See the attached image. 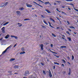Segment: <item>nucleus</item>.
<instances>
[{
	"mask_svg": "<svg viewBox=\"0 0 78 78\" xmlns=\"http://www.w3.org/2000/svg\"><path fill=\"white\" fill-rule=\"evenodd\" d=\"M22 51H25V49H24V48H22V49H21Z\"/></svg>",
	"mask_w": 78,
	"mask_h": 78,
	"instance_id": "nucleus-36",
	"label": "nucleus"
},
{
	"mask_svg": "<svg viewBox=\"0 0 78 78\" xmlns=\"http://www.w3.org/2000/svg\"><path fill=\"white\" fill-rule=\"evenodd\" d=\"M1 30H5V27H2V29Z\"/></svg>",
	"mask_w": 78,
	"mask_h": 78,
	"instance_id": "nucleus-46",
	"label": "nucleus"
},
{
	"mask_svg": "<svg viewBox=\"0 0 78 78\" xmlns=\"http://www.w3.org/2000/svg\"><path fill=\"white\" fill-rule=\"evenodd\" d=\"M68 63L69 64V65H70V63L69 62H68Z\"/></svg>",
	"mask_w": 78,
	"mask_h": 78,
	"instance_id": "nucleus-60",
	"label": "nucleus"
},
{
	"mask_svg": "<svg viewBox=\"0 0 78 78\" xmlns=\"http://www.w3.org/2000/svg\"><path fill=\"white\" fill-rule=\"evenodd\" d=\"M11 45L9 46V47H7L6 48V49L4 51H3L2 52V55L4 54V53H6V51H7V50H8V49H9V48H10L11 47Z\"/></svg>",
	"mask_w": 78,
	"mask_h": 78,
	"instance_id": "nucleus-1",
	"label": "nucleus"
},
{
	"mask_svg": "<svg viewBox=\"0 0 78 78\" xmlns=\"http://www.w3.org/2000/svg\"><path fill=\"white\" fill-rule=\"evenodd\" d=\"M70 28H72V29H75V28L73 26H71L69 27Z\"/></svg>",
	"mask_w": 78,
	"mask_h": 78,
	"instance_id": "nucleus-16",
	"label": "nucleus"
},
{
	"mask_svg": "<svg viewBox=\"0 0 78 78\" xmlns=\"http://www.w3.org/2000/svg\"><path fill=\"white\" fill-rule=\"evenodd\" d=\"M62 61H63V62L64 63H66V61H65V60H64V59H62Z\"/></svg>",
	"mask_w": 78,
	"mask_h": 78,
	"instance_id": "nucleus-29",
	"label": "nucleus"
},
{
	"mask_svg": "<svg viewBox=\"0 0 78 78\" xmlns=\"http://www.w3.org/2000/svg\"><path fill=\"white\" fill-rule=\"evenodd\" d=\"M67 58H68V59H70V57L69 56H68Z\"/></svg>",
	"mask_w": 78,
	"mask_h": 78,
	"instance_id": "nucleus-52",
	"label": "nucleus"
},
{
	"mask_svg": "<svg viewBox=\"0 0 78 78\" xmlns=\"http://www.w3.org/2000/svg\"><path fill=\"white\" fill-rule=\"evenodd\" d=\"M41 65H42V66H44V63L41 62Z\"/></svg>",
	"mask_w": 78,
	"mask_h": 78,
	"instance_id": "nucleus-41",
	"label": "nucleus"
},
{
	"mask_svg": "<svg viewBox=\"0 0 78 78\" xmlns=\"http://www.w3.org/2000/svg\"><path fill=\"white\" fill-rule=\"evenodd\" d=\"M15 39H17V37L15 36L14 37Z\"/></svg>",
	"mask_w": 78,
	"mask_h": 78,
	"instance_id": "nucleus-40",
	"label": "nucleus"
},
{
	"mask_svg": "<svg viewBox=\"0 0 78 78\" xmlns=\"http://www.w3.org/2000/svg\"><path fill=\"white\" fill-rule=\"evenodd\" d=\"M69 5H72V6L74 7V4H69Z\"/></svg>",
	"mask_w": 78,
	"mask_h": 78,
	"instance_id": "nucleus-27",
	"label": "nucleus"
},
{
	"mask_svg": "<svg viewBox=\"0 0 78 78\" xmlns=\"http://www.w3.org/2000/svg\"><path fill=\"white\" fill-rule=\"evenodd\" d=\"M62 13H63V14L65 13V12H64L62 11Z\"/></svg>",
	"mask_w": 78,
	"mask_h": 78,
	"instance_id": "nucleus-56",
	"label": "nucleus"
},
{
	"mask_svg": "<svg viewBox=\"0 0 78 78\" xmlns=\"http://www.w3.org/2000/svg\"><path fill=\"white\" fill-rule=\"evenodd\" d=\"M70 72H71V70H70V68L69 69V73H68L69 75H70Z\"/></svg>",
	"mask_w": 78,
	"mask_h": 78,
	"instance_id": "nucleus-11",
	"label": "nucleus"
},
{
	"mask_svg": "<svg viewBox=\"0 0 78 78\" xmlns=\"http://www.w3.org/2000/svg\"><path fill=\"white\" fill-rule=\"evenodd\" d=\"M8 2H6L5 3V5H3L2 6L1 5L0 6V7H1V8H2V7H5V6H6V5H7V4H8Z\"/></svg>",
	"mask_w": 78,
	"mask_h": 78,
	"instance_id": "nucleus-3",
	"label": "nucleus"
},
{
	"mask_svg": "<svg viewBox=\"0 0 78 78\" xmlns=\"http://www.w3.org/2000/svg\"><path fill=\"white\" fill-rule=\"evenodd\" d=\"M48 23L49 25V26H50V25H51V23H50L49 22H48Z\"/></svg>",
	"mask_w": 78,
	"mask_h": 78,
	"instance_id": "nucleus-51",
	"label": "nucleus"
},
{
	"mask_svg": "<svg viewBox=\"0 0 78 78\" xmlns=\"http://www.w3.org/2000/svg\"><path fill=\"white\" fill-rule=\"evenodd\" d=\"M67 47L65 46H62L60 47V48H66Z\"/></svg>",
	"mask_w": 78,
	"mask_h": 78,
	"instance_id": "nucleus-10",
	"label": "nucleus"
},
{
	"mask_svg": "<svg viewBox=\"0 0 78 78\" xmlns=\"http://www.w3.org/2000/svg\"><path fill=\"white\" fill-rule=\"evenodd\" d=\"M50 27H51V28H54V27H53L52 26H51V25H50V26H49Z\"/></svg>",
	"mask_w": 78,
	"mask_h": 78,
	"instance_id": "nucleus-43",
	"label": "nucleus"
},
{
	"mask_svg": "<svg viewBox=\"0 0 78 78\" xmlns=\"http://www.w3.org/2000/svg\"><path fill=\"white\" fill-rule=\"evenodd\" d=\"M41 17H42L43 18H45V16H44V15H41Z\"/></svg>",
	"mask_w": 78,
	"mask_h": 78,
	"instance_id": "nucleus-34",
	"label": "nucleus"
},
{
	"mask_svg": "<svg viewBox=\"0 0 78 78\" xmlns=\"http://www.w3.org/2000/svg\"><path fill=\"white\" fill-rule=\"evenodd\" d=\"M68 30H69V31H72V30L70 29H68Z\"/></svg>",
	"mask_w": 78,
	"mask_h": 78,
	"instance_id": "nucleus-47",
	"label": "nucleus"
},
{
	"mask_svg": "<svg viewBox=\"0 0 78 78\" xmlns=\"http://www.w3.org/2000/svg\"><path fill=\"white\" fill-rule=\"evenodd\" d=\"M24 53H25V51L21 52L20 53V55H22V54H24Z\"/></svg>",
	"mask_w": 78,
	"mask_h": 78,
	"instance_id": "nucleus-17",
	"label": "nucleus"
},
{
	"mask_svg": "<svg viewBox=\"0 0 78 78\" xmlns=\"http://www.w3.org/2000/svg\"><path fill=\"white\" fill-rule=\"evenodd\" d=\"M55 66H53V69H55Z\"/></svg>",
	"mask_w": 78,
	"mask_h": 78,
	"instance_id": "nucleus-49",
	"label": "nucleus"
},
{
	"mask_svg": "<svg viewBox=\"0 0 78 78\" xmlns=\"http://www.w3.org/2000/svg\"><path fill=\"white\" fill-rule=\"evenodd\" d=\"M43 72L44 74V75H46V73H45V71L44 70H43Z\"/></svg>",
	"mask_w": 78,
	"mask_h": 78,
	"instance_id": "nucleus-25",
	"label": "nucleus"
},
{
	"mask_svg": "<svg viewBox=\"0 0 78 78\" xmlns=\"http://www.w3.org/2000/svg\"><path fill=\"white\" fill-rule=\"evenodd\" d=\"M43 22L44 23L46 24V25H48V24L46 22V21H45V20H43Z\"/></svg>",
	"mask_w": 78,
	"mask_h": 78,
	"instance_id": "nucleus-14",
	"label": "nucleus"
},
{
	"mask_svg": "<svg viewBox=\"0 0 78 78\" xmlns=\"http://www.w3.org/2000/svg\"><path fill=\"white\" fill-rule=\"evenodd\" d=\"M50 27H51V28H54V27H53L52 26H51V25H50V26H49Z\"/></svg>",
	"mask_w": 78,
	"mask_h": 78,
	"instance_id": "nucleus-44",
	"label": "nucleus"
},
{
	"mask_svg": "<svg viewBox=\"0 0 78 78\" xmlns=\"http://www.w3.org/2000/svg\"><path fill=\"white\" fill-rule=\"evenodd\" d=\"M24 21H25L26 20H30V19H24Z\"/></svg>",
	"mask_w": 78,
	"mask_h": 78,
	"instance_id": "nucleus-20",
	"label": "nucleus"
},
{
	"mask_svg": "<svg viewBox=\"0 0 78 78\" xmlns=\"http://www.w3.org/2000/svg\"><path fill=\"white\" fill-rule=\"evenodd\" d=\"M56 11H58V12H61L60 11H59V10H58V8H57L56 9Z\"/></svg>",
	"mask_w": 78,
	"mask_h": 78,
	"instance_id": "nucleus-28",
	"label": "nucleus"
},
{
	"mask_svg": "<svg viewBox=\"0 0 78 78\" xmlns=\"http://www.w3.org/2000/svg\"><path fill=\"white\" fill-rule=\"evenodd\" d=\"M2 39H3V38H2V37L0 39V41H2Z\"/></svg>",
	"mask_w": 78,
	"mask_h": 78,
	"instance_id": "nucleus-55",
	"label": "nucleus"
},
{
	"mask_svg": "<svg viewBox=\"0 0 78 78\" xmlns=\"http://www.w3.org/2000/svg\"><path fill=\"white\" fill-rule=\"evenodd\" d=\"M18 26H19V27H21V26L22 25L21 23H18Z\"/></svg>",
	"mask_w": 78,
	"mask_h": 78,
	"instance_id": "nucleus-18",
	"label": "nucleus"
},
{
	"mask_svg": "<svg viewBox=\"0 0 78 78\" xmlns=\"http://www.w3.org/2000/svg\"><path fill=\"white\" fill-rule=\"evenodd\" d=\"M27 7H28V8H31V7H32V5L30 4H27Z\"/></svg>",
	"mask_w": 78,
	"mask_h": 78,
	"instance_id": "nucleus-5",
	"label": "nucleus"
},
{
	"mask_svg": "<svg viewBox=\"0 0 78 78\" xmlns=\"http://www.w3.org/2000/svg\"><path fill=\"white\" fill-rule=\"evenodd\" d=\"M51 51L53 53H55V54H57V53H56V52H53Z\"/></svg>",
	"mask_w": 78,
	"mask_h": 78,
	"instance_id": "nucleus-37",
	"label": "nucleus"
},
{
	"mask_svg": "<svg viewBox=\"0 0 78 78\" xmlns=\"http://www.w3.org/2000/svg\"><path fill=\"white\" fill-rule=\"evenodd\" d=\"M2 32L3 33H5V29H3L2 30Z\"/></svg>",
	"mask_w": 78,
	"mask_h": 78,
	"instance_id": "nucleus-24",
	"label": "nucleus"
},
{
	"mask_svg": "<svg viewBox=\"0 0 78 78\" xmlns=\"http://www.w3.org/2000/svg\"><path fill=\"white\" fill-rule=\"evenodd\" d=\"M33 3H35V4H36L37 5H38V6H40V5H39V4H38L36 2H34Z\"/></svg>",
	"mask_w": 78,
	"mask_h": 78,
	"instance_id": "nucleus-13",
	"label": "nucleus"
},
{
	"mask_svg": "<svg viewBox=\"0 0 78 78\" xmlns=\"http://www.w3.org/2000/svg\"><path fill=\"white\" fill-rule=\"evenodd\" d=\"M41 27H42V28H46V27H45L43 26V25H41Z\"/></svg>",
	"mask_w": 78,
	"mask_h": 78,
	"instance_id": "nucleus-38",
	"label": "nucleus"
},
{
	"mask_svg": "<svg viewBox=\"0 0 78 78\" xmlns=\"http://www.w3.org/2000/svg\"><path fill=\"white\" fill-rule=\"evenodd\" d=\"M49 76L50 77H52V75L51 74V71H50V70H49Z\"/></svg>",
	"mask_w": 78,
	"mask_h": 78,
	"instance_id": "nucleus-4",
	"label": "nucleus"
},
{
	"mask_svg": "<svg viewBox=\"0 0 78 78\" xmlns=\"http://www.w3.org/2000/svg\"><path fill=\"white\" fill-rule=\"evenodd\" d=\"M74 9L75 10V11H77V12H78V9H76L74 8Z\"/></svg>",
	"mask_w": 78,
	"mask_h": 78,
	"instance_id": "nucleus-33",
	"label": "nucleus"
},
{
	"mask_svg": "<svg viewBox=\"0 0 78 78\" xmlns=\"http://www.w3.org/2000/svg\"><path fill=\"white\" fill-rule=\"evenodd\" d=\"M62 66H64V65L63 64H62Z\"/></svg>",
	"mask_w": 78,
	"mask_h": 78,
	"instance_id": "nucleus-58",
	"label": "nucleus"
},
{
	"mask_svg": "<svg viewBox=\"0 0 78 78\" xmlns=\"http://www.w3.org/2000/svg\"><path fill=\"white\" fill-rule=\"evenodd\" d=\"M29 73V71H26L25 72V74H24V75L25 76H27V74H28Z\"/></svg>",
	"mask_w": 78,
	"mask_h": 78,
	"instance_id": "nucleus-2",
	"label": "nucleus"
},
{
	"mask_svg": "<svg viewBox=\"0 0 78 78\" xmlns=\"http://www.w3.org/2000/svg\"><path fill=\"white\" fill-rule=\"evenodd\" d=\"M62 8H65V6H62Z\"/></svg>",
	"mask_w": 78,
	"mask_h": 78,
	"instance_id": "nucleus-54",
	"label": "nucleus"
},
{
	"mask_svg": "<svg viewBox=\"0 0 78 78\" xmlns=\"http://www.w3.org/2000/svg\"><path fill=\"white\" fill-rule=\"evenodd\" d=\"M19 67V66H15L14 67V69H18V68H19L18 67Z\"/></svg>",
	"mask_w": 78,
	"mask_h": 78,
	"instance_id": "nucleus-12",
	"label": "nucleus"
},
{
	"mask_svg": "<svg viewBox=\"0 0 78 78\" xmlns=\"http://www.w3.org/2000/svg\"><path fill=\"white\" fill-rule=\"evenodd\" d=\"M20 10H23V8L22 7L20 8Z\"/></svg>",
	"mask_w": 78,
	"mask_h": 78,
	"instance_id": "nucleus-45",
	"label": "nucleus"
},
{
	"mask_svg": "<svg viewBox=\"0 0 78 78\" xmlns=\"http://www.w3.org/2000/svg\"><path fill=\"white\" fill-rule=\"evenodd\" d=\"M54 64H57V62H54Z\"/></svg>",
	"mask_w": 78,
	"mask_h": 78,
	"instance_id": "nucleus-50",
	"label": "nucleus"
},
{
	"mask_svg": "<svg viewBox=\"0 0 78 78\" xmlns=\"http://www.w3.org/2000/svg\"><path fill=\"white\" fill-rule=\"evenodd\" d=\"M67 23H68V25H70V23H69V21H67Z\"/></svg>",
	"mask_w": 78,
	"mask_h": 78,
	"instance_id": "nucleus-42",
	"label": "nucleus"
},
{
	"mask_svg": "<svg viewBox=\"0 0 78 78\" xmlns=\"http://www.w3.org/2000/svg\"><path fill=\"white\" fill-rule=\"evenodd\" d=\"M38 2H41L42 3H43V2L41 0H37Z\"/></svg>",
	"mask_w": 78,
	"mask_h": 78,
	"instance_id": "nucleus-35",
	"label": "nucleus"
},
{
	"mask_svg": "<svg viewBox=\"0 0 78 78\" xmlns=\"http://www.w3.org/2000/svg\"><path fill=\"white\" fill-rule=\"evenodd\" d=\"M66 33L68 34H69V35H70V33H69V32L68 31H67L66 32Z\"/></svg>",
	"mask_w": 78,
	"mask_h": 78,
	"instance_id": "nucleus-22",
	"label": "nucleus"
},
{
	"mask_svg": "<svg viewBox=\"0 0 78 78\" xmlns=\"http://www.w3.org/2000/svg\"><path fill=\"white\" fill-rule=\"evenodd\" d=\"M16 45H17V44H16L14 46V47H16Z\"/></svg>",
	"mask_w": 78,
	"mask_h": 78,
	"instance_id": "nucleus-57",
	"label": "nucleus"
},
{
	"mask_svg": "<svg viewBox=\"0 0 78 78\" xmlns=\"http://www.w3.org/2000/svg\"><path fill=\"white\" fill-rule=\"evenodd\" d=\"M63 37H65V36L64 35H62Z\"/></svg>",
	"mask_w": 78,
	"mask_h": 78,
	"instance_id": "nucleus-64",
	"label": "nucleus"
},
{
	"mask_svg": "<svg viewBox=\"0 0 78 78\" xmlns=\"http://www.w3.org/2000/svg\"><path fill=\"white\" fill-rule=\"evenodd\" d=\"M72 60H73L74 59V56L73 55H72Z\"/></svg>",
	"mask_w": 78,
	"mask_h": 78,
	"instance_id": "nucleus-30",
	"label": "nucleus"
},
{
	"mask_svg": "<svg viewBox=\"0 0 78 78\" xmlns=\"http://www.w3.org/2000/svg\"><path fill=\"white\" fill-rule=\"evenodd\" d=\"M9 36H9V35L7 34V35L5 36V39H8V37H9Z\"/></svg>",
	"mask_w": 78,
	"mask_h": 78,
	"instance_id": "nucleus-6",
	"label": "nucleus"
},
{
	"mask_svg": "<svg viewBox=\"0 0 78 78\" xmlns=\"http://www.w3.org/2000/svg\"><path fill=\"white\" fill-rule=\"evenodd\" d=\"M20 11H16V13L17 14H18L19 15V14H20Z\"/></svg>",
	"mask_w": 78,
	"mask_h": 78,
	"instance_id": "nucleus-23",
	"label": "nucleus"
},
{
	"mask_svg": "<svg viewBox=\"0 0 78 78\" xmlns=\"http://www.w3.org/2000/svg\"><path fill=\"white\" fill-rule=\"evenodd\" d=\"M8 23H9V22H8L3 24V26H5V25H7V24H8Z\"/></svg>",
	"mask_w": 78,
	"mask_h": 78,
	"instance_id": "nucleus-19",
	"label": "nucleus"
},
{
	"mask_svg": "<svg viewBox=\"0 0 78 78\" xmlns=\"http://www.w3.org/2000/svg\"><path fill=\"white\" fill-rule=\"evenodd\" d=\"M44 4H45V5H47V4H49V5H51V4L50 3V2H44Z\"/></svg>",
	"mask_w": 78,
	"mask_h": 78,
	"instance_id": "nucleus-7",
	"label": "nucleus"
},
{
	"mask_svg": "<svg viewBox=\"0 0 78 78\" xmlns=\"http://www.w3.org/2000/svg\"><path fill=\"white\" fill-rule=\"evenodd\" d=\"M66 2H72L73 0H65Z\"/></svg>",
	"mask_w": 78,
	"mask_h": 78,
	"instance_id": "nucleus-21",
	"label": "nucleus"
},
{
	"mask_svg": "<svg viewBox=\"0 0 78 78\" xmlns=\"http://www.w3.org/2000/svg\"><path fill=\"white\" fill-rule=\"evenodd\" d=\"M73 33H74V34H76V33H75V32H73Z\"/></svg>",
	"mask_w": 78,
	"mask_h": 78,
	"instance_id": "nucleus-61",
	"label": "nucleus"
},
{
	"mask_svg": "<svg viewBox=\"0 0 78 78\" xmlns=\"http://www.w3.org/2000/svg\"><path fill=\"white\" fill-rule=\"evenodd\" d=\"M41 50H44V48H43V44H41Z\"/></svg>",
	"mask_w": 78,
	"mask_h": 78,
	"instance_id": "nucleus-8",
	"label": "nucleus"
},
{
	"mask_svg": "<svg viewBox=\"0 0 78 78\" xmlns=\"http://www.w3.org/2000/svg\"><path fill=\"white\" fill-rule=\"evenodd\" d=\"M45 11H47V12L48 13V14H50V13H51V12L49 11L48 9H46L45 10Z\"/></svg>",
	"mask_w": 78,
	"mask_h": 78,
	"instance_id": "nucleus-9",
	"label": "nucleus"
},
{
	"mask_svg": "<svg viewBox=\"0 0 78 78\" xmlns=\"http://www.w3.org/2000/svg\"><path fill=\"white\" fill-rule=\"evenodd\" d=\"M68 9H69V10H71V9H70V8H68Z\"/></svg>",
	"mask_w": 78,
	"mask_h": 78,
	"instance_id": "nucleus-53",
	"label": "nucleus"
},
{
	"mask_svg": "<svg viewBox=\"0 0 78 78\" xmlns=\"http://www.w3.org/2000/svg\"><path fill=\"white\" fill-rule=\"evenodd\" d=\"M8 72H9V73H12V71H8Z\"/></svg>",
	"mask_w": 78,
	"mask_h": 78,
	"instance_id": "nucleus-48",
	"label": "nucleus"
},
{
	"mask_svg": "<svg viewBox=\"0 0 78 78\" xmlns=\"http://www.w3.org/2000/svg\"><path fill=\"white\" fill-rule=\"evenodd\" d=\"M52 36H54V37H56V35H55V34H54L52 33Z\"/></svg>",
	"mask_w": 78,
	"mask_h": 78,
	"instance_id": "nucleus-26",
	"label": "nucleus"
},
{
	"mask_svg": "<svg viewBox=\"0 0 78 78\" xmlns=\"http://www.w3.org/2000/svg\"><path fill=\"white\" fill-rule=\"evenodd\" d=\"M66 71H63L62 72L63 74V75H65V74H66Z\"/></svg>",
	"mask_w": 78,
	"mask_h": 78,
	"instance_id": "nucleus-32",
	"label": "nucleus"
},
{
	"mask_svg": "<svg viewBox=\"0 0 78 78\" xmlns=\"http://www.w3.org/2000/svg\"><path fill=\"white\" fill-rule=\"evenodd\" d=\"M59 28H60V27H57L56 28V29H59Z\"/></svg>",
	"mask_w": 78,
	"mask_h": 78,
	"instance_id": "nucleus-59",
	"label": "nucleus"
},
{
	"mask_svg": "<svg viewBox=\"0 0 78 78\" xmlns=\"http://www.w3.org/2000/svg\"><path fill=\"white\" fill-rule=\"evenodd\" d=\"M57 65H59V63L57 62Z\"/></svg>",
	"mask_w": 78,
	"mask_h": 78,
	"instance_id": "nucleus-62",
	"label": "nucleus"
},
{
	"mask_svg": "<svg viewBox=\"0 0 78 78\" xmlns=\"http://www.w3.org/2000/svg\"><path fill=\"white\" fill-rule=\"evenodd\" d=\"M51 47H53V44H51Z\"/></svg>",
	"mask_w": 78,
	"mask_h": 78,
	"instance_id": "nucleus-63",
	"label": "nucleus"
},
{
	"mask_svg": "<svg viewBox=\"0 0 78 78\" xmlns=\"http://www.w3.org/2000/svg\"><path fill=\"white\" fill-rule=\"evenodd\" d=\"M15 36H13V35H11L10 36V37H14Z\"/></svg>",
	"mask_w": 78,
	"mask_h": 78,
	"instance_id": "nucleus-39",
	"label": "nucleus"
},
{
	"mask_svg": "<svg viewBox=\"0 0 78 78\" xmlns=\"http://www.w3.org/2000/svg\"><path fill=\"white\" fill-rule=\"evenodd\" d=\"M15 60V58H11L10 60V61H13Z\"/></svg>",
	"mask_w": 78,
	"mask_h": 78,
	"instance_id": "nucleus-15",
	"label": "nucleus"
},
{
	"mask_svg": "<svg viewBox=\"0 0 78 78\" xmlns=\"http://www.w3.org/2000/svg\"><path fill=\"white\" fill-rule=\"evenodd\" d=\"M68 39H69V41H71V38H70V37H68Z\"/></svg>",
	"mask_w": 78,
	"mask_h": 78,
	"instance_id": "nucleus-31",
	"label": "nucleus"
}]
</instances>
